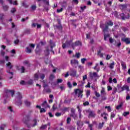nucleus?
Here are the masks:
<instances>
[{
    "label": "nucleus",
    "instance_id": "obj_28",
    "mask_svg": "<svg viewBox=\"0 0 130 130\" xmlns=\"http://www.w3.org/2000/svg\"><path fill=\"white\" fill-rule=\"evenodd\" d=\"M76 124L77 126L80 127L81 125V127H82L84 125V123L81 122V121L79 120L77 121Z\"/></svg>",
    "mask_w": 130,
    "mask_h": 130
},
{
    "label": "nucleus",
    "instance_id": "obj_43",
    "mask_svg": "<svg viewBox=\"0 0 130 130\" xmlns=\"http://www.w3.org/2000/svg\"><path fill=\"white\" fill-rule=\"evenodd\" d=\"M53 110H55L57 109V106H56V104H54L52 106Z\"/></svg>",
    "mask_w": 130,
    "mask_h": 130
},
{
    "label": "nucleus",
    "instance_id": "obj_35",
    "mask_svg": "<svg viewBox=\"0 0 130 130\" xmlns=\"http://www.w3.org/2000/svg\"><path fill=\"white\" fill-rule=\"evenodd\" d=\"M102 100L105 101L106 100V93L101 94Z\"/></svg>",
    "mask_w": 130,
    "mask_h": 130
},
{
    "label": "nucleus",
    "instance_id": "obj_58",
    "mask_svg": "<svg viewBox=\"0 0 130 130\" xmlns=\"http://www.w3.org/2000/svg\"><path fill=\"white\" fill-rule=\"evenodd\" d=\"M89 102L86 101L84 103H83V106H88V105H89Z\"/></svg>",
    "mask_w": 130,
    "mask_h": 130
},
{
    "label": "nucleus",
    "instance_id": "obj_16",
    "mask_svg": "<svg viewBox=\"0 0 130 130\" xmlns=\"http://www.w3.org/2000/svg\"><path fill=\"white\" fill-rule=\"evenodd\" d=\"M124 90H126L127 92H129V87L126 85H123L122 87H121V91H120V92H123Z\"/></svg>",
    "mask_w": 130,
    "mask_h": 130
},
{
    "label": "nucleus",
    "instance_id": "obj_23",
    "mask_svg": "<svg viewBox=\"0 0 130 130\" xmlns=\"http://www.w3.org/2000/svg\"><path fill=\"white\" fill-rule=\"evenodd\" d=\"M7 2H9L10 5H14L15 6H18V3H17L18 1H17V0L14 1L13 3V0H7Z\"/></svg>",
    "mask_w": 130,
    "mask_h": 130
},
{
    "label": "nucleus",
    "instance_id": "obj_64",
    "mask_svg": "<svg viewBox=\"0 0 130 130\" xmlns=\"http://www.w3.org/2000/svg\"><path fill=\"white\" fill-rule=\"evenodd\" d=\"M129 114V112H125L123 113V116H126V115H128Z\"/></svg>",
    "mask_w": 130,
    "mask_h": 130
},
{
    "label": "nucleus",
    "instance_id": "obj_41",
    "mask_svg": "<svg viewBox=\"0 0 130 130\" xmlns=\"http://www.w3.org/2000/svg\"><path fill=\"white\" fill-rule=\"evenodd\" d=\"M34 121V123H33V126H36V125H37V119H34L33 120Z\"/></svg>",
    "mask_w": 130,
    "mask_h": 130
},
{
    "label": "nucleus",
    "instance_id": "obj_20",
    "mask_svg": "<svg viewBox=\"0 0 130 130\" xmlns=\"http://www.w3.org/2000/svg\"><path fill=\"white\" fill-rule=\"evenodd\" d=\"M41 106L43 107V108H47L50 107V106L47 104V102L45 101L43 103L41 104Z\"/></svg>",
    "mask_w": 130,
    "mask_h": 130
},
{
    "label": "nucleus",
    "instance_id": "obj_60",
    "mask_svg": "<svg viewBox=\"0 0 130 130\" xmlns=\"http://www.w3.org/2000/svg\"><path fill=\"white\" fill-rule=\"evenodd\" d=\"M29 19V17H26L25 18H22L21 19V22H25V21H27Z\"/></svg>",
    "mask_w": 130,
    "mask_h": 130
},
{
    "label": "nucleus",
    "instance_id": "obj_11",
    "mask_svg": "<svg viewBox=\"0 0 130 130\" xmlns=\"http://www.w3.org/2000/svg\"><path fill=\"white\" fill-rule=\"evenodd\" d=\"M98 50L97 52V55H100V57H103V53H101V51L103 50L104 48L102 47V46H99L98 48Z\"/></svg>",
    "mask_w": 130,
    "mask_h": 130
},
{
    "label": "nucleus",
    "instance_id": "obj_26",
    "mask_svg": "<svg viewBox=\"0 0 130 130\" xmlns=\"http://www.w3.org/2000/svg\"><path fill=\"white\" fill-rule=\"evenodd\" d=\"M24 66H27V67H31V63L28 60H25L23 62Z\"/></svg>",
    "mask_w": 130,
    "mask_h": 130
},
{
    "label": "nucleus",
    "instance_id": "obj_49",
    "mask_svg": "<svg viewBox=\"0 0 130 130\" xmlns=\"http://www.w3.org/2000/svg\"><path fill=\"white\" fill-rule=\"evenodd\" d=\"M55 116H57V117H58L59 116H61V113H59V112H56L55 114Z\"/></svg>",
    "mask_w": 130,
    "mask_h": 130
},
{
    "label": "nucleus",
    "instance_id": "obj_3",
    "mask_svg": "<svg viewBox=\"0 0 130 130\" xmlns=\"http://www.w3.org/2000/svg\"><path fill=\"white\" fill-rule=\"evenodd\" d=\"M6 66L7 67V73L10 74V76H11L10 77V79H13L14 73H13L12 72H10V70H12V69H13V67H14V65H13L12 63H11V62H8V63L6 64Z\"/></svg>",
    "mask_w": 130,
    "mask_h": 130
},
{
    "label": "nucleus",
    "instance_id": "obj_52",
    "mask_svg": "<svg viewBox=\"0 0 130 130\" xmlns=\"http://www.w3.org/2000/svg\"><path fill=\"white\" fill-rule=\"evenodd\" d=\"M43 2L44 3H45L46 5H47V6H49V1H46V0H43Z\"/></svg>",
    "mask_w": 130,
    "mask_h": 130
},
{
    "label": "nucleus",
    "instance_id": "obj_29",
    "mask_svg": "<svg viewBox=\"0 0 130 130\" xmlns=\"http://www.w3.org/2000/svg\"><path fill=\"white\" fill-rule=\"evenodd\" d=\"M121 66L123 70H125L126 69V64L125 63H124V62L122 61L121 62Z\"/></svg>",
    "mask_w": 130,
    "mask_h": 130
},
{
    "label": "nucleus",
    "instance_id": "obj_15",
    "mask_svg": "<svg viewBox=\"0 0 130 130\" xmlns=\"http://www.w3.org/2000/svg\"><path fill=\"white\" fill-rule=\"evenodd\" d=\"M88 117L89 118H90V117L95 118V117H96V114L95 113V112H94V111H89Z\"/></svg>",
    "mask_w": 130,
    "mask_h": 130
},
{
    "label": "nucleus",
    "instance_id": "obj_2",
    "mask_svg": "<svg viewBox=\"0 0 130 130\" xmlns=\"http://www.w3.org/2000/svg\"><path fill=\"white\" fill-rule=\"evenodd\" d=\"M67 46H71L73 49H75L76 46H82V42L80 41H76L75 43H73V41H69L67 42Z\"/></svg>",
    "mask_w": 130,
    "mask_h": 130
},
{
    "label": "nucleus",
    "instance_id": "obj_24",
    "mask_svg": "<svg viewBox=\"0 0 130 130\" xmlns=\"http://www.w3.org/2000/svg\"><path fill=\"white\" fill-rule=\"evenodd\" d=\"M77 108L78 112H79V117L80 118H82V110H81V109L80 108V106H77Z\"/></svg>",
    "mask_w": 130,
    "mask_h": 130
},
{
    "label": "nucleus",
    "instance_id": "obj_42",
    "mask_svg": "<svg viewBox=\"0 0 130 130\" xmlns=\"http://www.w3.org/2000/svg\"><path fill=\"white\" fill-rule=\"evenodd\" d=\"M16 104L18 106H20L22 105V101H21V100H19V101L18 102H17L16 103Z\"/></svg>",
    "mask_w": 130,
    "mask_h": 130
},
{
    "label": "nucleus",
    "instance_id": "obj_14",
    "mask_svg": "<svg viewBox=\"0 0 130 130\" xmlns=\"http://www.w3.org/2000/svg\"><path fill=\"white\" fill-rule=\"evenodd\" d=\"M122 42H125L127 45L130 44V38H122L121 39Z\"/></svg>",
    "mask_w": 130,
    "mask_h": 130
},
{
    "label": "nucleus",
    "instance_id": "obj_48",
    "mask_svg": "<svg viewBox=\"0 0 130 130\" xmlns=\"http://www.w3.org/2000/svg\"><path fill=\"white\" fill-rule=\"evenodd\" d=\"M5 126H6V124H2L1 126L0 127V129H2V130L5 129Z\"/></svg>",
    "mask_w": 130,
    "mask_h": 130
},
{
    "label": "nucleus",
    "instance_id": "obj_1",
    "mask_svg": "<svg viewBox=\"0 0 130 130\" xmlns=\"http://www.w3.org/2000/svg\"><path fill=\"white\" fill-rule=\"evenodd\" d=\"M14 95H15V91L5 89L4 93L3 94V97L4 98H6V99H8V98H9L11 95L12 97H14Z\"/></svg>",
    "mask_w": 130,
    "mask_h": 130
},
{
    "label": "nucleus",
    "instance_id": "obj_57",
    "mask_svg": "<svg viewBox=\"0 0 130 130\" xmlns=\"http://www.w3.org/2000/svg\"><path fill=\"white\" fill-rule=\"evenodd\" d=\"M16 8H13L11 9V13H12V14H14V13H15L16 11Z\"/></svg>",
    "mask_w": 130,
    "mask_h": 130
},
{
    "label": "nucleus",
    "instance_id": "obj_32",
    "mask_svg": "<svg viewBox=\"0 0 130 130\" xmlns=\"http://www.w3.org/2000/svg\"><path fill=\"white\" fill-rule=\"evenodd\" d=\"M24 103H25V105L27 106V107H29V106H30V105H31V103L28 100H25L24 101Z\"/></svg>",
    "mask_w": 130,
    "mask_h": 130
},
{
    "label": "nucleus",
    "instance_id": "obj_38",
    "mask_svg": "<svg viewBox=\"0 0 130 130\" xmlns=\"http://www.w3.org/2000/svg\"><path fill=\"white\" fill-rule=\"evenodd\" d=\"M47 127V124L45 125H42V126L40 127L41 129H45Z\"/></svg>",
    "mask_w": 130,
    "mask_h": 130
},
{
    "label": "nucleus",
    "instance_id": "obj_39",
    "mask_svg": "<svg viewBox=\"0 0 130 130\" xmlns=\"http://www.w3.org/2000/svg\"><path fill=\"white\" fill-rule=\"evenodd\" d=\"M62 112H66L69 111V108L64 107L61 109Z\"/></svg>",
    "mask_w": 130,
    "mask_h": 130
},
{
    "label": "nucleus",
    "instance_id": "obj_37",
    "mask_svg": "<svg viewBox=\"0 0 130 130\" xmlns=\"http://www.w3.org/2000/svg\"><path fill=\"white\" fill-rule=\"evenodd\" d=\"M121 107H122V103H120L119 105L117 106L116 109L119 110V109H120Z\"/></svg>",
    "mask_w": 130,
    "mask_h": 130
},
{
    "label": "nucleus",
    "instance_id": "obj_9",
    "mask_svg": "<svg viewBox=\"0 0 130 130\" xmlns=\"http://www.w3.org/2000/svg\"><path fill=\"white\" fill-rule=\"evenodd\" d=\"M29 121L30 118L28 116L24 117L22 119V122H23V123H24L25 124H26V125H28V124H29Z\"/></svg>",
    "mask_w": 130,
    "mask_h": 130
},
{
    "label": "nucleus",
    "instance_id": "obj_22",
    "mask_svg": "<svg viewBox=\"0 0 130 130\" xmlns=\"http://www.w3.org/2000/svg\"><path fill=\"white\" fill-rule=\"evenodd\" d=\"M101 116H102V117H104L106 121H107V116H108V114L106 113L105 112H104L103 113L101 114Z\"/></svg>",
    "mask_w": 130,
    "mask_h": 130
},
{
    "label": "nucleus",
    "instance_id": "obj_47",
    "mask_svg": "<svg viewBox=\"0 0 130 130\" xmlns=\"http://www.w3.org/2000/svg\"><path fill=\"white\" fill-rule=\"evenodd\" d=\"M86 9H87V6H84V7H81V12H84V11H85V10H86Z\"/></svg>",
    "mask_w": 130,
    "mask_h": 130
},
{
    "label": "nucleus",
    "instance_id": "obj_55",
    "mask_svg": "<svg viewBox=\"0 0 130 130\" xmlns=\"http://www.w3.org/2000/svg\"><path fill=\"white\" fill-rule=\"evenodd\" d=\"M95 95L97 98H99V97H100V93H99V92H97V91L95 92Z\"/></svg>",
    "mask_w": 130,
    "mask_h": 130
},
{
    "label": "nucleus",
    "instance_id": "obj_46",
    "mask_svg": "<svg viewBox=\"0 0 130 130\" xmlns=\"http://www.w3.org/2000/svg\"><path fill=\"white\" fill-rule=\"evenodd\" d=\"M75 56L77 58H79V57H81V54L80 53H76Z\"/></svg>",
    "mask_w": 130,
    "mask_h": 130
},
{
    "label": "nucleus",
    "instance_id": "obj_10",
    "mask_svg": "<svg viewBox=\"0 0 130 130\" xmlns=\"http://www.w3.org/2000/svg\"><path fill=\"white\" fill-rule=\"evenodd\" d=\"M49 43H50V48H51L50 51H51V52H52L53 54H54V51H53V47H55V43H53L52 40H50Z\"/></svg>",
    "mask_w": 130,
    "mask_h": 130
},
{
    "label": "nucleus",
    "instance_id": "obj_56",
    "mask_svg": "<svg viewBox=\"0 0 130 130\" xmlns=\"http://www.w3.org/2000/svg\"><path fill=\"white\" fill-rule=\"evenodd\" d=\"M26 85H32V79H30L28 82H27Z\"/></svg>",
    "mask_w": 130,
    "mask_h": 130
},
{
    "label": "nucleus",
    "instance_id": "obj_4",
    "mask_svg": "<svg viewBox=\"0 0 130 130\" xmlns=\"http://www.w3.org/2000/svg\"><path fill=\"white\" fill-rule=\"evenodd\" d=\"M109 26H113V22L111 20H109L108 22L106 23L105 27L103 28V26L100 25V28L103 29V31L105 33V32H107L109 29Z\"/></svg>",
    "mask_w": 130,
    "mask_h": 130
},
{
    "label": "nucleus",
    "instance_id": "obj_45",
    "mask_svg": "<svg viewBox=\"0 0 130 130\" xmlns=\"http://www.w3.org/2000/svg\"><path fill=\"white\" fill-rule=\"evenodd\" d=\"M87 60V59L85 58H83L81 59V61L83 64H85V61Z\"/></svg>",
    "mask_w": 130,
    "mask_h": 130
},
{
    "label": "nucleus",
    "instance_id": "obj_6",
    "mask_svg": "<svg viewBox=\"0 0 130 130\" xmlns=\"http://www.w3.org/2000/svg\"><path fill=\"white\" fill-rule=\"evenodd\" d=\"M57 21L58 22V24L54 25V27H55L56 29L61 32V31H62L63 27L62 25H61L60 19H57Z\"/></svg>",
    "mask_w": 130,
    "mask_h": 130
},
{
    "label": "nucleus",
    "instance_id": "obj_51",
    "mask_svg": "<svg viewBox=\"0 0 130 130\" xmlns=\"http://www.w3.org/2000/svg\"><path fill=\"white\" fill-rule=\"evenodd\" d=\"M91 94V91L90 90H88L86 91V96L88 98L89 97V95Z\"/></svg>",
    "mask_w": 130,
    "mask_h": 130
},
{
    "label": "nucleus",
    "instance_id": "obj_54",
    "mask_svg": "<svg viewBox=\"0 0 130 130\" xmlns=\"http://www.w3.org/2000/svg\"><path fill=\"white\" fill-rule=\"evenodd\" d=\"M3 9L4 10V11H7L9 9V6L7 5L3 6Z\"/></svg>",
    "mask_w": 130,
    "mask_h": 130
},
{
    "label": "nucleus",
    "instance_id": "obj_40",
    "mask_svg": "<svg viewBox=\"0 0 130 130\" xmlns=\"http://www.w3.org/2000/svg\"><path fill=\"white\" fill-rule=\"evenodd\" d=\"M68 41H66V43H63L62 45V47L63 48V49H64V48H66L67 47V46H68V45L67 44V42H68Z\"/></svg>",
    "mask_w": 130,
    "mask_h": 130
},
{
    "label": "nucleus",
    "instance_id": "obj_53",
    "mask_svg": "<svg viewBox=\"0 0 130 130\" xmlns=\"http://www.w3.org/2000/svg\"><path fill=\"white\" fill-rule=\"evenodd\" d=\"M71 121H72V119H71V117H68L67 120V122L69 124V123H70Z\"/></svg>",
    "mask_w": 130,
    "mask_h": 130
},
{
    "label": "nucleus",
    "instance_id": "obj_50",
    "mask_svg": "<svg viewBox=\"0 0 130 130\" xmlns=\"http://www.w3.org/2000/svg\"><path fill=\"white\" fill-rule=\"evenodd\" d=\"M44 78H45V75L44 74H41L40 75L41 80H44Z\"/></svg>",
    "mask_w": 130,
    "mask_h": 130
},
{
    "label": "nucleus",
    "instance_id": "obj_33",
    "mask_svg": "<svg viewBox=\"0 0 130 130\" xmlns=\"http://www.w3.org/2000/svg\"><path fill=\"white\" fill-rule=\"evenodd\" d=\"M43 92H46V93H51V90H50V88H45L43 90Z\"/></svg>",
    "mask_w": 130,
    "mask_h": 130
},
{
    "label": "nucleus",
    "instance_id": "obj_8",
    "mask_svg": "<svg viewBox=\"0 0 130 130\" xmlns=\"http://www.w3.org/2000/svg\"><path fill=\"white\" fill-rule=\"evenodd\" d=\"M71 64L73 68H77L78 66H79V61L77 59L71 60Z\"/></svg>",
    "mask_w": 130,
    "mask_h": 130
},
{
    "label": "nucleus",
    "instance_id": "obj_61",
    "mask_svg": "<svg viewBox=\"0 0 130 130\" xmlns=\"http://www.w3.org/2000/svg\"><path fill=\"white\" fill-rule=\"evenodd\" d=\"M63 11V8H61L60 9H57V13H60Z\"/></svg>",
    "mask_w": 130,
    "mask_h": 130
},
{
    "label": "nucleus",
    "instance_id": "obj_12",
    "mask_svg": "<svg viewBox=\"0 0 130 130\" xmlns=\"http://www.w3.org/2000/svg\"><path fill=\"white\" fill-rule=\"evenodd\" d=\"M36 54H38L40 55V53H41V49L40 48V44H38L37 45L36 49L35 50Z\"/></svg>",
    "mask_w": 130,
    "mask_h": 130
},
{
    "label": "nucleus",
    "instance_id": "obj_5",
    "mask_svg": "<svg viewBox=\"0 0 130 130\" xmlns=\"http://www.w3.org/2000/svg\"><path fill=\"white\" fill-rule=\"evenodd\" d=\"M75 95L78 94V98H83V90H81L80 88H77L74 90Z\"/></svg>",
    "mask_w": 130,
    "mask_h": 130
},
{
    "label": "nucleus",
    "instance_id": "obj_44",
    "mask_svg": "<svg viewBox=\"0 0 130 130\" xmlns=\"http://www.w3.org/2000/svg\"><path fill=\"white\" fill-rule=\"evenodd\" d=\"M105 108L106 109H108V111H109V112H111V108L110 106H106Z\"/></svg>",
    "mask_w": 130,
    "mask_h": 130
},
{
    "label": "nucleus",
    "instance_id": "obj_17",
    "mask_svg": "<svg viewBox=\"0 0 130 130\" xmlns=\"http://www.w3.org/2000/svg\"><path fill=\"white\" fill-rule=\"evenodd\" d=\"M17 70H18V71H19L21 74H24V73H25V71L26 70L24 66L18 67Z\"/></svg>",
    "mask_w": 130,
    "mask_h": 130
},
{
    "label": "nucleus",
    "instance_id": "obj_18",
    "mask_svg": "<svg viewBox=\"0 0 130 130\" xmlns=\"http://www.w3.org/2000/svg\"><path fill=\"white\" fill-rule=\"evenodd\" d=\"M98 75H97V73L96 72H90L89 73V77L90 78V79H93L94 78H96L98 77Z\"/></svg>",
    "mask_w": 130,
    "mask_h": 130
},
{
    "label": "nucleus",
    "instance_id": "obj_27",
    "mask_svg": "<svg viewBox=\"0 0 130 130\" xmlns=\"http://www.w3.org/2000/svg\"><path fill=\"white\" fill-rule=\"evenodd\" d=\"M76 75H77V71L72 70L71 73L70 74V76H72V77H76Z\"/></svg>",
    "mask_w": 130,
    "mask_h": 130
},
{
    "label": "nucleus",
    "instance_id": "obj_30",
    "mask_svg": "<svg viewBox=\"0 0 130 130\" xmlns=\"http://www.w3.org/2000/svg\"><path fill=\"white\" fill-rule=\"evenodd\" d=\"M115 65L114 62H112V63H110L109 68L111 69V70H113V69H114V66Z\"/></svg>",
    "mask_w": 130,
    "mask_h": 130
},
{
    "label": "nucleus",
    "instance_id": "obj_34",
    "mask_svg": "<svg viewBox=\"0 0 130 130\" xmlns=\"http://www.w3.org/2000/svg\"><path fill=\"white\" fill-rule=\"evenodd\" d=\"M108 37H110V35L109 34L104 35V40L105 41H106L107 38H108Z\"/></svg>",
    "mask_w": 130,
    "mask_h": 130
},
{
    "label": "nucleus",
    "instance_id": "obj_13",
    "mask_svg": "<svg viewBox=\"0 0 130 130\" xmlns=\"http://www.w3.org/2000/svg\"><path fill=\"white\" fill-rule=\"evenodd\" d=\"M32 48H33V44H30L28 47L26 48V52H27V53H31Z\"/></svg>",
    "mask_w": 130,
    "mask_h": 130
},
{
    "label": "nucleus",
    "instance_id": "obj_19",
    "mask_svg": "<svg viewBox=\"0 0 130 130\" xmlns=\"http://www.w3.org/2000/svg\"><path fill=\"white\" fill-rule=\"evenodd\" d=\"M36 107V108H39V109H40V113H44L46 112V110H45V109L43 108H41V106H38V105H37Z\"/></svg>",
    "mask_w": 130,
    "mask_h": 130
},
{
    "label": "nucleus",
    "instance_id": "obj_63",
    "mask_svg": "<svg viewBox=\"0 0 130 130\" xmlns=\"http://www.w3.org/2000/svg\"><path fill=\"white\" fill-rule=\"evenodd\" d=\"M41 27H42L41 24L37 23V29H41Z\"/></svg>",
    "mask_w": 130,
    "mask_h": 130
},
{
    "label": "nucleus",
    "instance_id": "obj_7",
    "mask_svg": "<svg viewBox=\"0 0 130 130\" xmlns=\"http://www.w3.org/2000/svg\"><path fill=\"white\" fill-rule=\"evenodd\" d=\"M71 113L70 114L71 117H73L74 119H77V117H78V115L76 114V109H75L74 108H71Z\"/></svg>",
    "mask_w": 130,
    "mask_h": 130
},
{
    "label": "nucleus",
    "instance_id": "obj_36",
    "mask_svg": "<svg viewBox=\"0 0 130 130\" xmlns=\"http://www.w3.org/2000/svg\"><path fill=\"white\" fill-rule=\"evenodd\" d=\"M55 77L53 74H50L49 77V80L50 81H53V79H54Z\"/></svg>",
    "mask_w": 130,
    "mask_h": 130
},
{
    "label": "nucleus",
    "instance_id": "obj_21",
    "mask_svg": "<svg viewBox=\"0 0 130 130\" xmlns=\"http://www.w3.org/2000/svg\"><path fill=\"white\" fill-rule=\"evenodd\" d=\"M50 53L49 52V48L48 47H46V50L44 51V54L45 56H48Z\"/></svg>",
    "mask_w": 130,
    "mask_h": 130
},
{
    "label": "nucleus",
    "instance_id": "obj_25",
    "mask_svg": "<svg viewBox=\"0 0 130 130\" xmlns=\"http://www.w3.org/2000/svg\"><path fill=\"white\" fill-rule=\"evenodd\" d=\"M22 99V94L20 92H17L16 94V100H21Z\"/></svg>",
    "mask_w": 130,
    "mask_h": 130
},
{
    "label": "nucleus",
    "instance_id": "obj_59",
    "mask_svg": "<svg viewBox=\"0 0 130 130\" xmlns=\"http://www.w3.org/2000/svg\"><path fill=\"white\" fill-rule=\"evenodd\" d=\"M101 94H106V92H105V89L104 88H103L102 89L101 91Z\"/></svg>",
    "mask_w": 130,
    "mask_h": 130
},
{
    "label": "nucleus",
    "instance_id": "obj_62",
    "mask_svg": "<svg viewBox=\"0 0 130 130\" xmlns=\"http://www.w3.org/2000/svg\"><path fill=\"white\" fill-rule=\"evenodd\" d=\"M20 84L21 85H27V82H25L24 81H21L20 82Z\"/></svg>",
    "mask_w": 130,
    "mask_h": 130
},
{
    "label": "nucleus",
    "instance_id": "obj_31",
    "mask_svg": "<svg viewBox=\"0 0 130 130\" xmlns=\"http://www.w3.org/2000/svg\"><path fill=\"white\" fill-rule=\"evenodd\" d=\"M104 123H105V122H102V123H99V125L98 126L99 129H102V127H103V125H104Z\"/></svg>",
    "mask_w": 130,
    "mask_h": 130
}]
</instances>
